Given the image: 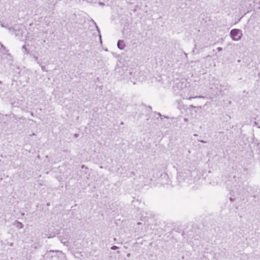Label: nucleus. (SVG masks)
Masks as SVG:
<instances>
[{
	"label": "nucleus",
	"instance_id": "obj_1",
	"mask_svg": "<svg viewBox=\"0 0 260 260\" xmlns=\"http://www.w3.org/2000/svg\"><path fill=\"white\" fill-rule=\"evenodd\" d=\"M230 36L233 40L239 41L242 36V31L238 29H233L230 32Z\"/></svg>",
	"mask_w": 260,
	"mask_h": 260
},
{
	"label": "nucleus",
	"instance_id": "obj_2",
	"mask_svg": "<svg viewBox=\"0 0 260 260\" xmlns=\"http://www.w3.org/2000/svg\"><path fill=\"white\" fill-rule=\"evenodd\" d=\"M117 46L120 49H123L125 46L124 41L122 40H119L117 43Z\"/></svg>",
	"mask_w": 260,
	"mask_h": 260
},
{
	"label": "nucleus",
	"instance_id": "obj_3",
	"mask_svg": "<svg viewBox=\"0 0 260 260\" xmlns=\"http://www.w3.org/2000/svg\"><path fill=\"white\" fill-rule=\"evenodd\" d=\"M14 225L19 229H22L23 227L22 223L18 221H15L14 222Z\"/></svg>",
	"mask_w": 260,
	"mask_h": 260
},
{
	"label": "nucleus",
	"instance_id": "obj_4",
	"mask_svg": "<svg viewBox=\"0 0 260 260\" xmlns=\"http://www.w3.org/2000/svg\"><path fill=\"white\" fill-rule=\"evenodd\" d=\"M118 247L117 246H112V247H111V249H112V250H116V249H118Z\"/></svg>",
	"mask_w": 260,
	"mask_h": 260
},
{
	"label": "nucleus",
	"instance_id": "obj_5",
	"mask_svg": "<svg viewBox=\"0 0 260 260\" xmlns=\"http://www.w3.org/2000/svg\"><path fill=\"white\" fill-rule=\"evenodd\" d=\"M217 50L218 51H221L222 49V48H221V47H218V48H217Z\"/></svg>",
	"mask_w": 260,
	"mask_h": 260
},
{
	"label": "nucleus",
	"instance_id": "obj_6",
	"mask_svg": "<svg viewBox=\"0 0 260 260\" xmlns=\"http://www.w3.org/2000/svg\"><path fill=\"white\" fill-rule=\"evenodd\" d=\"M22 48H23V49H25V50L26 51H27V49H26V47H25V46H23Z\"/></svg>",
	"mask_w": 260,
	"mask_h": 260
},
{
	"label": "nucleus",
	"instance_id": "obj_7",
	"mask_svg": "<svg viewBox=\"0 0 260 260\" xmlns=\"http://www.w3.org/2000/svg\"><path fill=\"white\" fill-rule=\"evenodd\" d=\"M100 39L101 42H102L101 36L100 35Z\"/></svg>",
	"mask_w": 260,
	"mask_h": 260
},
{
	"label": "nucleus",
	"instance_id": "obj_8",
	"mask_svg": "<svg viewBox=\"0 0 260 260\" xmlns=\"http://www.w3.org/2000/svg\"><path fill=\"white\" fill-rule=\"evenodd\" d=\"M96 28H97V30H98V31L100 32L99 28L98 26H96Z\"/></svg>",
	"mask_w": 260,
	"mask_h": 260
},
{
	"label": "nucleus",
	"instance_id": "obj_9",
	"mask_svg": "<svg viewBox=\"0 0 260 260\" xmlns=\"http://www.w3.org/2000/svg\"><path fill=\"white\" fill-rule=\"evenodd\" d=\"M0 45H1L2 47H3V46H3V44H2L1 43H0Z\"/></svg>",
	"mask_w": 260,
	"mask_h": 260
},
{
	"label": "nucleus",
	"instance_id": "obj_10",
	"mask_svg": "<svg viewBox=\"0 0 260 260\" xmlns=\"http://www.w3.org/2000/svg\"><path fill=\"white\" fill-rule=\"evenodd\" d=\"M127 256L128 257L130 256V254H127Z\"/></svg>",
	"mask_w": 260,
	"mask_h": 260
},
{
	"label": "nucleus",
	"instance_id": "obj_11",
	"mask_svg": "<svg viewBox=\"0 0 260 260\" xmlns=\"http://www.w3.org/2000/svg\"><path fill=\"white\" fill-rule=\"evenodd\" d=\"M78 135H77H77H75V137H78Z\"/></svg>",
	"mask_w": 260,
	"mask_h": 260
}]
</instances>
